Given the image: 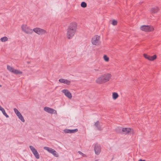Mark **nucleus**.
I'll return each instance as SVG.
<instances>
[{
	"instance_id": "nucleus-29",
	"label": "nucleus",
	"mask_w": 161,
	"mask_h": 161,
	"mask_svg": "<svg viewBox=\"0 0 161 161\" xmlns=\"http://www.w3.org/2000/svg\"><path fill=\"white\" fill-rule=\"evenodd\" d=\"M95 71H99V68L97 69H94Z\"/></svg>"
},
{
	"instance_id": "nucleus-4",
	"label": "nucleus",
	"mask_w": 161,
	"mask_h": 161,
	"mask_svg": "<svg viewBox=\"0 0 161 161\" xmlns=\"http://www.w3.org/2000/svg\"><path fill=\"white\" fill-rule=\"evenodd\" d=\"M33 31L38 35H42L47 33L46 31L39 28H34Z\"/></svg>"
},
{
	"instance_id": "nucleus-3",
	"label": "nucleus",
	"mask_w": 161,
	"mask_h": 161,
	"mask_svg": "<svg viewBox=\"0 0 161 161\" xmlns=\"http://www.w3.org/2000/svg\"><path fill=\"white\" fill-rule=\"evenodd\" d=\"M22 30L27 34H31L33 30L30 29L26 25H23L21 26Z\"/></svg>"
},
{
	"instance_id": "nucleus-21",
	"label": "nucleus",
	"mask_w": 161,
	"mask_h": 161,
	"mask_svg": "<svg viewBox=\"0 0 161 161\" xmlns=\"http://www.w3.org/2000/svg\"><path fill=\"white\" fill-rule=\"evenodd\" d=\"M118 95L117 93L113 92V93L112 97L114 99H116L118 97Z\"/></svg>"
},
{
	"instance_id": "nucleus-27",
	"label": "nucleus",
	"mask_w": 161,
	"mask_h": 161,
	"mask_svg": "<svg viewBox=\"0 0 161 161\" xmlns=\"http://www.w3.org/2000/svg\"><path fill=\"white\" fill-rule=\"evenodd\" d=\"M14 112L16 114V115L17 114H19L20 113L19 112L18 110L16 108H14Z\"/></svg>"
},
{
	"instance_id": "nucleus-17",
	"label": "nucleus",
	"mask_w": 161,
	"mask_h": 161,
	"mask_svg": "<svg viewBox=\"0 0 161 161\" xmlns=\"http://www.w3.org/2000/svg\"><path fill=\"white\" fill-rule=\"evenodd\" d=\"M159 10L158 7H154L152 8L151 9V12L152 13H157Z\"/></svg>"
},
{
	"instance_id": "nucleus-10",
	"label": "nucleus",
	"mask_w": 161,
	"mask_h": 161,
	"mask_svg": "<svg viewBox=\"0 0 161 161\" xmlns=\"http://www.w3.org/2000/svg\"><path fill=\"white\" fill-rule=\"evenodd\" d=\"M44 110L48 113L52 114H57L56 111L53 109L48 107H45L44 108Z\"/></svg>"
},
{
	"instance_id": "nucleus-19",
	"label": "nucleus",
	"mask_w": 161,
	"mask_h": 161,
	"mask_svg": "<svg viewBox=\"0 0 161 161\" xmlns=\"http://www.w3.org/2000/svg\"><path fill=\"white\" fill-rule=\"evenodd\" d=\"M19 118L23 122H25V120L24 117L20 113L19 114L17 115Z\"/></svg>"
},
{
	"instance_id": "nucleus-8",
	"label": "nucleus",
	"mask_w": 161,
	"mask_h": 161,
	"mask_svg": "<svg viewBox=\"0 0 161 161\" xmlns=\"http://www.w3.org/2000/svg\"><path fill=\"white\" fill-rule=\"evenodd\" d=\"M133 130L130 128H122L121 127H118L116 129L117 131H119L120 132L121 130L122 132H125V134H127L131 132Z\"/></svg>"
},
{
	"instance_id": "nucleus-11",
	"label": "nucleus",
	"mask_w": 161,
	"mask_h": 161,
	"mask_svg": "<svg viewBox=\"0 0 161 161\" xmlns=\"http://www.w3.org/2000/svg\"><path fill=\"white\" fill-rule=\"evenodd\" d=\"M63 93H64L65 95L69 98L71 99L72 97L71 93L67 89H64L62 91Z\"/></svg>"
},
{
	"instance_id": "nucleus-14",
	"label": "nucleus",
	"mask_w": 161,
	"mask_h": 161,
	"mask_svg": "<svg viewBox=\"0 0 161 161\" xmlns=\"http://www.w3.org/2000/svg\"><path fill=\"white\" fill-rule=\"evenodd\" d=\"M78 130L77 129H75L74 130L70 129H65L64 130V132L65 133H72L77 132Z\"/></svg>"
},
{
	"instance_id": "nucleus-16",
	"label": "nucleus",
	"mask_w": 161,
	"mask_h": 161,
	"mask_svg": "<svg viewBox=\"0 0 161 161\" xmlns=\"http://www.w3.org/2000/svg\"><path fill=\"white\" fill-rule=\"evenodd\" d=\"M94 125L97 130H102L101 125H100V123L99 121H97L95 123Z\"/></svg>"
},
{
	"instance_id": "nucleus-26",
	"label": "nucleus",
	"mask_w": 161,
	"mask_h": 161,
	"mask_svg": "<svg viewBox=\"0 0 161 161\" xmlns=\"http://www.w3.org/2000/svg\"><path fill=\"white\" fill-rule=\"evenodd\" d=\"M104 60L106 61H108L109 60V58L106 55H104L103 56Z\"/></svg>"
},
{
	"instance_id": "nucleus-13",
	"label": "nucleus",
	"mask_w": 161,
	"mask_h": 161,
	"mask_svg": "<svg viewBox=\"0 0 161 161\" xmlns=\"http://www.w3.org/2000/svg\"><path fill=\"white\" fill-rule=\"evenodd\" d=\"M94 151L95 153L97 155H98L101 152V148L100 146L96 144L95 145L94 147Z\"/></svg>"
},
{
	"instance_id": "nucleus-1",
	"label": "nucleus",
	"mask_w": 161,
	"mask_h": 161,
	"mask_svg": "<svg viewBox=\"0 0 161 161\" xmlns=\"http://www.w3.org/2000/svg\"><path fill=\"white\" fill-rule=\"evenodd\" d=\"M77 27V24L74 22L71 23L68 26L67 31V36L68 39H71L74 36Z\"/></svg>"
},
{
	"instance_id": "nucleus-31",
	"label": "nucleus",
	"mask_w": 161,
	"mask_h": 161,
	"mask_svg": "<svg viewBox=\"0 0 161 161\" xmlns=\"http://www.w3.org/2000/svg\"><path fill=\"white\" fill-rule=\"evenodd\" d=\"M95 161H98V160H95Z\"/></svg>"
},
{
	"instance_id": "nucleus-15",
	"label": "nucleus",
	"mask_w": 161,
	"mask_h": 161,
	"mask_svg": "<svg viewBox=\"0 0 161 161\" xmlns=\"http://www.w3.org/2000/svg\"><path fill=\"white\" fill-rule=\"evenodd\" d=\"M59 81L61 83L65 84L67 85H69L70 83V81L64 79H60L59 80Z\"/></svg>"
},
{
	"instance_id": "nucleus-7",
	"label": "nucleus",
	"mask_w": 161,
	"mask_h": 161,
	"mask_svg": "<svg viewBox=\"0 0 161 161\" xmlns=\"http://www.w3.org/2000/svg\"><path fill=\"white\" fill-rule=\"evenodd\" d=\"M44 149L47 150L50 153H52L55 157H57L58 156V154L56 151L53 149L47 147H44Z\"/></svg>"
},
{
	"instance_id": "nucleus-23",
	"label": "nucleus",
	"mask_w": 161,
	"mask_h": 161,
	"mask_svg": "<svg viewBox=\"0 0 161 161\" xmlns=\"http://www.w3.org/2000/svg\"><path fill=\"white\" fill-rule=\"evenodd\" d=\"M7 67L9 71H10L11 72H12L13 70V69H14L12 67H11L9 66H8V65H7Z\"/></svg>"
},
{
	"instance_id": "nucleus-32",
	"label": "nucleus",
	"mask_w": 161,
	"mask_h": 161,
	"mask_svg": "<svg viewBox=\"0 0 161 161\" xmlns=\"http://www.w3.org/2000/svg\"><path fill=\"white\" fill-rule=\"evenodd\" d=\"M1 85H0V87H1Z\"/></svg>"
},
{
	"instance_id": "nucleus-28",
	"label": "nucleus",
	"mask_w": 161,
	"mask_h": 161,
	"mask_svg": "<svg viewBox=\"0 0 161 161\" xmlns=\"http://www.w3.org/2000/svg\"><path fill=\"white\" fill-rule=\"evenodd\" d=\"M78 153L79 154L82 155L83 157H85L86 156L85 154L83 153H82L80 151H78Z\"/></svg>"
},
{
	"instance_id": "nucleus-22",
	"label": "nucleus",
	"mask_w": 161,
	"mask_h": 161,
	"mask_svg": "<svg viewBox=\"0 0 161 161\" xmlns=\"http://www.w3.org/2000/svg\"><path fill=\"white\" fill-rule=\"evenodd\" d=\"M8 38L6 36H4V37H3L1 38V41L2 42H5L8 41Z\"/></svg>"
},
{
	"instance_id": "nucleus-20",
	"label": "nucleus",
	"mask_w": 161,
	"mask_h": 161,
	"mask_svg": "<svg viewBox=\"0 0 161 161\" xmlns=\"http://www.w3.org/2000/svg\"><path fill=\"white\" fill-rule=\"evenodd\" d=\"M12 73L17 75L21 74L22 73V72L21 71L14 69Z\"/></svg>"
},
{
	"instance_id": "nucleus-24",
	"label": "nucleus",
	"mask_w": 161,
	"mask_h": 161,
	"mask_svg": "<svg viewBox=\"0 0 161 161\" xmlns=\"http://www.w3.org/2000/svg\"><path fill=\"white\" fill-rule=\"evenodd\" d=\"M81 6L83 8H85L87 6L86 3L84 2H83L81 3Z\"/></svg>"
},
{
	"instance_id": "nucleus-9",
	"label": "nucleus",
	"mask_w": 161,
	"mask_h": 161,
	"mask_svg": "<svg viewBox=\"0 0 161 161\" xmlns=\"http://www.w3.org/2000/svg\"><path fill=\"white\" fill-rule=\"evenodd\" d=\"M29 147L35 157L37 159H39L40 158L39 155L36 150L32 146H30Z\"/></svg>"
},
{
	"instance_id": "nucleus-30",
	"label": "nucleus",
	"mask_w": 161,
	"mask_h": 161,
	"mask_svg": "<svg viewBox=\"0 0 161 161\" xmlns=\"http://www.w3.org/2000/svg\"><path fill=\"white\" fill-rule=\"evenodd\" d=\"M138 161H146L144 160H142V159H140Z\"/></svg>"
},
{
	"instance_id": "nucleus-18",
	"label": "nucleus",
	"mask_w": 161,
	"mask_h": 161,
	"mask_svg": "<svg viewBox=\"0 0 161 161\" xmlns=\"http://www.w3.org/2000/svg\"><path fill=\"white\" fill-rule=\"evenodd\" d=\"M0 110L2 112L3 114L6 117L8 118V115L6 114L4 109L0 105Z\"/></svg>"
},
{
	"instance_id": "nucleus-6",
	"label": "nucleus",
	"mask_w": 161,
	"mask_h": 161,
	"mask_svg": "<svg viewBox=\"0 0 161 161\" xmlns=\"http://www.w3.org/2000/svg\"><path fill=\"white\" fill-rule=\"evenodd\" d=\"M140 29L141 30L146 32L151 31L153 30V28L151 26L146 25L141 26Z\"/></svg>"
},
{
	"instance_id": "nucleus-25",
	"label": "nucleus",
	"mask_w": 161,
	"mask_h": 161,
	"mask_svg": "<svg viewBox=\"0 0 161 161\" xmlns=\"http://www.w3.org/2000/svg\"><path fill=\"white\" fill-rule=\"evenodd\" d=\"M117 22L115 20H113L112 21V24L114 25H115L117 24Z\"/></svg>"
},
{
	"instance_id": "nucleus-2",
	"label": "nucleus",
	"mask_w": 161,
	"mask_h": 161,
	"mask_svg": "<svg viewBox=\"0 0 161 161\" xmlns=\"http://www.w3.org/2000/svg\"><path fill=\"white\" fill-rule=\"evenodd\" d=\"M111 76V74L109 73L103 75L97 78L96 80V82L99 84L105 83L109 80Z\"/></svg>"
},
{
	"instance_id": "nucleus-5",
	"label": "nucleus",
	"mask_w": 161,
	"mask_h": 161,
	"mask_svg": "<svg viewBox=\"0 0 161 161\" xmlns=\"http://www.w3.org/2000/svg\"><path fill=\"white\" fill-rule=\"evenodd\" d=\"M92 44L97 45L100 43V36L96 35L92 37Z\"/></svg>"
},
{
	"instance_id": "nucleus-12",
	"label": "nucleus",
	"mask_w": 161,
	"mask_h": 161,
	"mask_svg": "<svg viewBox=\"0 0 161 161\" xmlns=\"http://www.w3.org/2000/svg\"><path fill=\"white\" fill-rule=\"evenodd\" d=\"M144 57L146 59H148V60L151 61H153L155 60L156 58V55H154L153 56H150L149 55H147L146 54H144Z\"/></svg>"
}]
</instances>
